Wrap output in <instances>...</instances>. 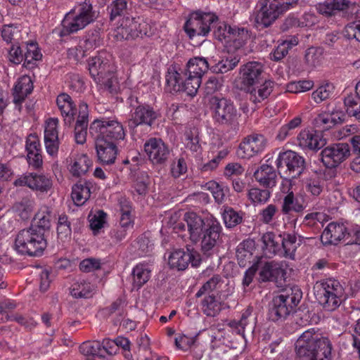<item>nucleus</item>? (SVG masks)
Here are the masks:
<instances>
[{
    "label": "nucleus",
    "mask_w": 360,
    "mask_h": 360,
    "mask_svg": "<svg viewBox=\"0 0 360 360\" xmlns=\"http://www.w3.org/2000/svg\"><path fill=\"white\" fill-rule=\"evenodd\" d=\"M330 340L314 328L304 331L295 342L296 360H332Z\"/></svg>",
    "instance_id": "f257e3e1"
},
{
    "label": "nucleus",
    "mask_w": 360,
    "mask_h": 360,
    "mask_svg": "<svg viewBox=\"0 0 360 360\" xmlns=\"http://www.w3.org/2000/svg\"><path fill=\"white\" fill-rule=\"evenodd\" d=\"M302 297L297 288H290L275 296L269 306L268 317L274 322H283L295 311Z\"/></svg>",
    "instance_id": "f03ea898"
},
{
    "label": "nucleus",
    "mask_w": 360,
    "mask_h": 360,
    "mask_svg": "<svg viewBox=\"0 0 360 360\" xmlns=\"http://www.w3.org/2000/svg\"><path fill=\"white\" fill-rule=\"evenodd\" d=\"M46 247V237L31 228L20 231L15 240V249L22 255L40 257Z\"/></svg>",
    "instance_id": "7ed1b4c3"
},
{
    "label": "nucleus",
    "mask_w": 360,
    "mask_h": 360,
    "mask_svg": "<svg viewBox=\"0 0 360 360\" xmlns=\"http://www.w3.org/2000/svg\"><path fill=\"white\" fill-rule=\"evenodd\" d=\"M88 70L94 80L105 86L109 90H112L114 77V67L110 61V56L105 51H100L98 55L91 57L88 60Z\"/></svg>",
    "instance_id": "20e7f679"
},
{
    "label": "nucleus",
    "mask_w": 360,
    "mask_h": 360,
    "mask_svg": "<svg viewBox=\"0 0 360 360\" xmlns=\"http://www.w3.org/2000/svg\"><path fill=\"white\" fill-rule=\"evenodd\" d=\"M315 296L323 309L329 311L338 308L345 299L344 288L335 279H328L318 285Z\"/></svg>",
    "instance_id": "39448f33"
},
{
    "label": "nucleus",
    "mask_w": 360,
    "mask_h": 360,
    "mask_svg": "<svg viewBox=\"0 0 360 360\" xmlns=\"http://www.w3.org/2000/svg\"><path fill=\"white\" fill-rule=\"evenodd\" d=\"M210 105L213 120L218 125L232 127L238 124L240 114L232 101L215 96L211 98Z\"/></svg>",
    "instance_id": "423d86ee"
},
{
    "label": "nucleus",
    "mask_w": 360,
    "mask_h": 360,
    "mask_svg": "<svg viewBox=\"0 0 360 360\" xmlns=\"http://www.w3.org/2000/svg\"><path fill=\"white\" fill-rule=\"evenodd\" d=\"M298 0H260L256 22L267 27L281 15L297 5Z\"/></svg>",
    "instance_id": "0eeeda50"
},
{
    "label": "nucleus",
    "mask_w": 360,
    "mask_h": 360,
    "mask_svg": "<svg viewBox=\"0 0 360 360\" xmlns=\"http://www.w3.org/2000/svg\"><path fill=\"white\" fill-rule=\"evenodd\" d=\"M118 40H131L152 35V27L142 17L126 16L115 30Z\"/></svg>",
    "instance_id": "6e6552de"
},
{
    "label": "nucleus",
    "mask_w": 360,
    "mask_h": 360,
    "mask_svg": "<svg viewBox=\"0 0 360 360\" xmlns=\"http://www.w3.org/2000/svg\"><path fill=\"white\" fill-rule=\"evenodd\" d=\"M217 20V16L214 13L194 11L189 15L184 23V30L190 39L195 37H205L210 33Z\"/></svg>",
    "instance_id": "1a4fd4ad"
},
{
    "label": "nucleus",
    "mask_w": 360,
    "mask_h": 360,
    "mask_svg": "<svg viewBox=\"0 0 360 360\" xmlns=\"http://www.w3.org/2000/svg\"><path fill=\"white\" fill-rule=\"evenodd\" d=\"M90 134L96 139H104L116 143L123 140L125 132L122 124L117 120L101 118L95 120L89 127Z\"/></svg>",
    "instance_id": "9d476101"
},
{
    "label": "nucleus",
    "mask_w": 360,
    "mask_h": 360,
    "mask_svg": "<svg viewBox=\"0 0 360 360\" xmlns=\"http://www.w3.org/2000/svg\"><path fill=\"white\" fill-rule=\"evenodd\" d=\"M165 79L172 91H184L191 96L196 94L201 84V79L198 77L187 74L186 75L184 71L171 68L168 70Z\"/></svg>",
    "instance_id": "9b49d317"
},
{
    "label": "nucleus",
    "mask_w": 360,
    "mask_h": 360,
    "mask_svg": "<svg viewBox=\"0 0 360 360\" xmlns=\"http://www.w3.org/2000/svg\"><path fill=\"white\" fill-rule=\"evenodd\" d=\"M94 20V13L92 11V6L84 3L79 8L78 13L75 14L70 11L67 13L62 21L63 28L60 31L61 36H67L76 32Z\"/></svg>",
    "instance_id": "f8f14e48"
},
{
    "label": "nucleus",
    "mask_w": 360,
    "mask_h": 360,
    "mask_svg": "<svg viewBox=\"0 0 360 360\" xmlns=\"http://www.w3.org/2000/svg\"><path fill=\"white\" fill-rule=\"evenodd\" d=\"M131 107L134 108L131 117L128 121L129 129H134L141 124L151 127L160 117V113L147 104H139L138 98L130 96L128 98Z\"/></svg>",
    "instance_id": "ddd939ff"
},
{
    "label": "nucleus",
    "mask_w": 360,
    "mask_h": 360,
    "mask_svg": "<svg viewBox=\"0 0 360 360\" xmlns=\"http://www.w3.org/2000/svg\"><path fill=\"white\" fill-rule=\"evenodd\" d=\"M276 165L279 173L285 170L290 177L296 178L304 170L305 160L297 153L289 150L278 154Z\"/></svg>",
    "instance_id": "4468645a"
},
{
    "label": "nucleus",
    "mask_w": 360,
    "mask_h": 360,
    "mask_svg": "<svg viewBox=\"0 0 360 360\" xmlns=\"http://www.w3.org/2000/svg\"><path fill=\"white\" fill-rule=\"evenodd\" d=\"M222 236V227L215 218H207L205 226L202 231L201 249L204 254L211 255V251L220 241Z\"/></svg>",
    "instance_id": "2eb2a0df"
},
{
    "label": "nucleus",
    "mask_w": 360,
    "mask_h": 360,
    "mask_svg": "<svg viewBox=\"0 0 360 360\" xmlns=\"http://www.w3.org/2000/svg\"><path fill=\"white\" fill-rule=\"evenodd\" d=\"M15 186H26L34 191L48 193L53 188L51 176L44 174L27 172L18 176L14 181Z\"/></svg>",
    "instance_id": "dca6fc26"
},
{
    "label": "nucleus",
    "mask_w": 360,
    "mask_h": 360,
    "mask_svg": "<svg viewBox=\"0 0 360 360\" xmlns=\"http://www.w3.org/2000/svg\"><path fill=\"white\" fill-rule=\"evenodd\" d=\"M349 144L338 143L331 144L321 152V160L327 168H335L350 155Z\"/></svg>",
    "instance_id": "f3484780"
},
{
    "label": "nucleus",
    "mask_w": 360,
    "mask_h": 360,
    "mask_svg": "<svg viewBox=\"0 0 360 360\" xmlns=\"http://www.w3.org/2000/svg\"><path fill=\"white\" fill-rule=\"evenodd\" d=\"M144 151L154 165H165L170 155L169 146L161 139L150 138L144 143Z\"/></svg>",
    "instance_id": "a211bd4d"
},
{
    "label": "nucleus",
    "mask_w": 360,
    "mask_h": 360,
    "mask_svg": "<svg viewBox=\"0 0 360 360\" xmlns=\"http://www.w3.org/2000/svg\"><path fill=\"white\" fill-rule=\"evenodd\" d=\"M201 262L199 252L193 249L187 248L186 251L179 249L171 253L168 264L172 269L179 271L186 269L191 263L193 267H198Z\"/></svg>",
    "instance_id": "6ab92c4d"
},
{
    "label": "nucleus",
    "mask_w": 360,
    "mask_h": 360,
    "mask_svg": "<svg viewBox=\"0 0 360 360\" xmlns=\"http://www.w3.org/2000/svg\"><path fill=\"white\" fill-rule=\"evenodd\" d=\"M263 72L264 65L261 63L248 62L240 68L241 83L250 89L262 81Z\"/></svg>",
    "instance_id": "aec40b11"
},
{
    "label": "nucleus",
    "mask_w": 360,
    "mask_h": 360,
    "mask_svg": "<svg viewBox=\"0 0 360 360\" xmlns=\"http://www.w3.org/2000/svg\"><path fill=\"white\" fill-rule=\"evenodd\" d=\"M267 139L260 134H252L247 136L240 144L239 151H242L243 158H250L264 150L267 146Z\"/></svg>",
    "instance_id": "412c9836"
},
{
    "label": "nucleus",
    "mask_w": 360,
    "mask_h": 360,
    "mask_svg": "<svg viewBox=\"0 0 360 360\" xmlns=\"http://www.w3.org/2000/svg\"><path fill=\"white\" fill-rule=\"evenodd\" d=\"M95 146L98 160L103 165L115 162L118 149L115 143L95 138Z\"/></svg>",
    "instance_id": "4be33fe9"
},
{
    "label": "nucleus",
    "mask_w": 360,
    "mask_h": 360,
    "mask_svg": "<svg viewBox=\"0 0 360 360\" xmlns=\"http://www.w3.org/2000/svg\"><path fill=\"white\" fill-rule=\"evenodd\" d=\"M89 124V108L84 102L79 104L78 115L75 126V139L77 143L86 142Z\"/></svg>",
    "instance_id": "5701e85b"
},
{
    "label": "nucleus",
    "mask_w": 360,
    "mask_h": 360,
    "mask_svg": "<svg viewBox=\"0 0 360 360\" xmlns=\"http://www.w3.org/2000/svg\"><path fill=\"white\" fill-rule=\"evenodd\" d=\"M58 120L50 118L47 122L44 129V143L46 152L50 155H56L58 151L59 141L57 127Z\"/></svg>",
    "instance_id": "b1692460"
},
{
    "label": "nucleus",
    "mask_w": 360,
    "mask_h": 360,
    "mask_svg": "<svg viewBox=\"0 0 360 360\" xmlns=\"http://www.w3.org/2000/svg\"><path fill=\"white\" fill-rule=\"evenodd\" d=\"M52 210L48 206H42L36 213L30 228L47 238L51 229Z\"/></svg>",
    "instance_id": "393cba45"
},
{
    "label": "nucleus",
    "mask_w": 360,
    "mask_h": 360,
    "mask_svg": "<svg viewBox=\"0 0 360 360\" xmlns=\"http://www.w3.org/2000/svg\"><path fill=\"white\" fill-rule=\"evenodd\" d=\"M347 228L342 224L331 222L328 224L321 234V241L326 245H336L346 238Z\"/></svg>",
    "instance_id": "a878e982"
},
{
    "label": "nucleus",
    "mask_w": 360,
    "mask_h": 360,
    "mask_svg": "<svg viewBox=\"0 0 360 360\" xmlns=\"http://www.w3.org/2000/svg\"><path fill=\"white\" fill-rule=\"evenodd\" d=\"M26 150L27 152V162L35 169L42 165L41 149L37 136L30 134L26 140Z\"/></svg>",
    "instance_id": "bb28decb"
},
{
    "label": "nucleus",
    "mask_w": 360,
    "mask_h": 360,
    "mask_svg": "<svg viewBox=\"0 0 360 360\" xmlns=\"http://www.w3.org/2000/svg\"><path fill=\"white\" fill-rule=\"evenodd\" d=\"M184 221L186 223L190 239L195 243L199 241L205 226L206 219H203L195 212H190L185 213Z\"/></svg>",
    "instance_id": "cd10ccee"
},
{
    "label": "nucleus",
    "mask_w": 360,
    "mask_h": 360,
    "mask_svg": "<svg viewBox=\"0 0 360 360\" xmlns=\"http://www.w3.org/2000/svg\"><path fill=\"white\" fill-rule=\"evenodd\" d=\"M57 105L63 117L65 125L70 126L75 120L76 105L68 94H60L56 98Z\"/></svg>",
    "instance_id": "c85d7f7f"
},
{
    "label": "nucleus",
    "mask_w": 360,
    "mask_h": 360,
    "mask_svg": "<svg viewBox=\"0 0 360 360\" xmlns=\"http://www.w3.org/2000/svg\"><path fill=\"white\" fill-rule=\"evenodd\" d=\"M261 268L259 272V280L262 282L277 281L282 278L285 274V270L280 265L274 262H265L262 264L261 261H257Z\"/></svg>",
    "instance_id": "c756f323"
},
{
    "label": "nucleus",
    "mask_w": 360,
    "mask_h": 360,
    "mask_svg": "<svg viewBox=\"0 0 360 360\" xmlns=\"http://www.w3.org/2000/svg\"><path fill=\"white\" fill-rule=\"evenodd\" d=\"M281 238V247L284 252V257L290 259H295V252L297 248L302 244L303 238L297 236L295 233H283L278 235Z\"/></svg>",
    "instance_id": "7c9ffc66"
},
{
    "label": "nucleus",
    "mask_w": 360,
    "mask_h": 360,
    "mask_svg": "<svg viewBox=\"0 0 360 360\" xmlns=\"http://www.w3.org/2000/svg\"><path fill=\"white\" fill-rule=\"evenodd\" d=\"M33 88V82L30 76L24 75L20 77L13 89V103L20 105L32 93Z\"/></svg>",
    "instance_id": "2f4dec72"
},
{
    "label": "nucleus",
    "mask_w": 360,
    "mask_h": 360,
    "mask_svg": "<svg viewBox=\"0 0 360 360\" xmlns=\"http://www.w3.org/2000/svg\"><path fill=\"white\" fill-rule=\"evenodd\" d=\"M254 177L259 184L266 188L276 186L277 174L274 168L269 165H261L255 172Z\"/></svg>",
    "instance_id": "473e14b6"
},
{
    "label": "nucleus",
    "mask_w": 360,
    "mask_h": 360,
    "mask_svg": "<svg viewBox=\"0 0 360 360\" xmlns=\"http://www.w3.org/2000/svg\"><path fill=\"white\" fill-rule=\"evenodd\" d=\"M306 208L304 201H300L295 197L292 191H288L281 202V213L284 215L291 214L292 212L300 213Z\"/></svg>",
    "instance_id": "72a5a7b5"
},
{
    "label": "nucleus",
    "mask_w": 360,
    "mask_h": 360,
    "mask_svg": "<svg viewBox=\"0 0 360 360\" xmlns=\"http://www.w3.org/2000/svg\"><path fill=\"white\" fill-rule=\"evenodd\" d=\"M298 145L303 149L319 150L326 144L325 139L309 131L303 130L297 136Z\"/></svg>",
    "instance_id": "f704fd0d"
},
{
    "label": "nucleus",
    "mask_w": 360,
    "mask_h": 360,
    "mask_svg": "<svg viewBox=\"0 0 360 360\" xmlns=\"http://www.w3.org/2000/svg\"><path fill=\"white\" fill-rule=\"evenodd\" d=\"M92 184L89 181H79L72 188V199L77 206H81L90 198Z\"/></svg>",
    "instance_id": "c9c22d12"
},
{
    "label": "nucleus",
    "mask_w": 360,
    "mask_h": 360,
    "mask_svg": "<svg viewBox=\"0 0 360 360\" xmlns=\"http://www.w3.org/2000/svg\"><path fill=\"white\" fill-rule=\"evenodd\" d=\"M350 2L347 0H333L325 1L318 5L319 12L326 16L334 15L340 11H345L349 7Z\"/></svg>",
    "instance_id": "e433bc0d"
},
{
    "label": "nucleus",
    "mask_w": 360,
    "mask_h": 360,
    "mask_svg": "<svg viewBox=\"0 0 360 360\" xmlns=\"http://www.w3.org/2000/svg\"><path fill=\"white\" fill-rule=\"evenodd\" d=\"M208 69L209 64L205 58L195 57L188 60L186 68L182 70V71L186 72V75H191L202 79V75ZM179 70H181V69Z\"/></svg>",
    "instance_id": "4c0bfd02"
},
{
    "label": "nucleus",
    "mask_w": 360,
    "mask_h": 360,
    "mask_svg": "<svg viewBox=\"0 0 360 360\" xmlns=\"http://www.w3.org/2000/svg\"><path fill=\"white\" fill-rule=\"evenodd\" d=\"M274 82L271 80H265L258 89L254 86L248 91L250 92V100L254 103H260L266 99L272 92Z\"/></svg>",
    "instance_id": "58836bf2"
},
{
    "label": "nucleus",
    "mask_w": 360,
    "mask_h": 360,
    "mask_svg": "<svg viewBox=\"0 0 360 360\" xmlns=\"http://www.w3.org/2000/svg\"><path fill=\"white\" fill-rule=\"evenodd\" d=\"M34 206L35 202L33 198L25 197L16 202L13 205V209L21 219L27 220L31 217Z\"/></svg>",
    "instance_id": "ea45409f"
},
{
    "label": "nucleus",
    "mask_w": 360,
    "mask_h": 360,
    "mask_svg": "<svg viewBox=\"0 0 360 360\" xmlns=\"http://www.w3.org/2000/svg\"><path fill=\"white\" fill-rule=\"evenodd\" d=\"M252 249V240H244L238 245L236 249V258L240 266L245 267L251 262L253 257Z\"/></svg>",
    "instance_id": "a19ab883"
},
{
    "label": "nucleus",
    "mask_w": 360,
    "mask_h": 360,
    "mask_svg": "<svg viewBox=\"0 0 360 360\" xmlns=\"http://www.w3.org/2000/svg\"><path fill=\"white\" fill-rule=\"evenodd\" d=\"M205 295L201 302L202 310L206 316L214 317L221 311V302L213 293Z\"/></svg>",
    "instance_id": "79ce46f5"
},
{
    "label": "nucleus",
    "mask_w": 360,
    "mask_h": 360,
    "mask_svg": "<svg viewBox=\"0 0 360 360\" xmlns=\"http://www.w3.org/2000/svg\"><path fill=\"white\" fill-rule=\"evenodd\" d=\"M92 165L91 160L85 154L77 155L70 167V172L74 176L85 174Z\"/></svg>",
    "instance_id": "37998d69"
},
{
    "label": "nucleus",
    "mask_w": 360,
    "mask_h": 360,
    "mask_svg": "<svg viewBox=\"0 0 360 360\" xmlns=\"http://www.w3.org/2000/svg\"><path fill=\"white\" fill-rule=\"evenodd\" d=\"M94 285L85 280L75 282L70 288V294L75 298H89L92 295Z\"/></svg>",
    "instance_id": "c03bdc74"
},
{
    "label": "nucleus",
    "mask_w": 360,
    "mask_h": 360,
    "mask_svg": "<svg viewBox=\"0 0 360 360\" xmlns=\"http://www.w3.org/2000/svg\"><path fill=\"white\" fill-rule=\"evenodd\" d=\"M281 238L276 236L273 232H266L263 234L262 241L264 245L263 249L266 254L275 255L281 251L280 242Z\"/></svg>",
    "instance_id": "a18cd8bd"
},
{
    "label": "nucleus",
    "mask_w": 360,
    "mask_h": 360,
    "mask_svg": "<svg viewBox=\"0 0 360 360\" xmlns=\"http://www.w3.org/2000/svg\"><path fill=\"white\" fill-rule=\"evenodd\" d=\"M133 285L137 289L148 282L150 277V270L143 264H137L132 271Z\"/></svg>",
    "instance_id": "49530a36"
},
{
    "label": "nucleus",
    "mask_w": 360,
    "mask_h": 360,
    "mask_svg": "<svg viewBox=\"0 0 360 360\" xmlns=\"http://www.w3.org/2000/svg\"><path fill=\"white\" fill-rule=\"evenodd\" d=\"M222 217L226 227L231 229L243 221V212L240 211L237 212L233 207L226 206L224 208Z\"/></svg>",
    "instance_id": "de8ad7c7"
},
{
    "label": "nucleus",
    "mask_w": 360,
    "mask_h": 360,
    "mask_svg": "<svg viewBox=\"0 0 360 360\" xmlns=\"http://www.w3.org/2000/svg\"><path fill=\"white\" fill-rule=\"evenodd\" d=\"M24 56L25 61L23 65L30 69L34 67V62L41 60L42 57L37 44L32 41L27 44Z\"/></svg>",
    "instance_id": "09e8293b"
},
{
    "label": "nucleus",
    "mask_w": 360,
    "mask_h": 360,
    "mask_svg": "<svg viewBox=\"0 0 360 360\" xmlns=\"http://www.w3.org/2000/svg\"><path fill=\"white\" fill-rule=\"evenodd\" d=\"M228 352L227 347L219 340L217 341L216 337H213L211 351L202 360H223L224 355Z\"/></svg>",
    "instance_id": "8fccbe9b"
},
{
    "label": "nucleus",
    "mask_w": 360,
    "mask_h": 360,
    "mask_svg": "<svg viewBox=\"0 0 360 360\" xmlns=\"http://www.w3.org/2000/svg\"><path fill=\"white\" fill-rule=\"evenodd\" d=\"M204 187L212 193L215 201L219 204L224 202L226 193L229 191L227 186L219 184L214 181L206 183Z\"/></svg>",
    "instance_id": "3c124183"
},
{
    "label": "nucleus",
    "mask_w": 360,
    "mask_h": 360,
    "mask_svg": "<svg viewBox=\"0 0 360 360\" xmlns=\"http://www.w3.org/2000/svg\"><path fill=\"white\" fill-rule=\"evenodd\" d=\"M344 104L347 114L356 120H360V98L353 96V94L348 95L344 99Z\"/></svg>",
    "instance_id": "603ef678"
},
{
    "label": "nucleus",
    "mask_w": 360,
    "mask_h": 360,
    "mask_svg": "<svg viewBox=\"0 0 360 360\" xmlns=\"http://www.w3.org/2000/svg\"><path fill=\"white\" fill-rule=\"evenodd\" d=\"M248 196L254 205L264 204L270 198L271 192L266 188V189L252 188L248 191Z\"/></svg>",
    "instance_id": "864d4df0"
},
{
    "label": "nucleus",
    "mask_w": 360,
    "mask_h": 360,
    "mask_svg": "<svg viewBox=\"0 0 360 360\" xmlns=\"http://www.w3.org/2000/svg\"><path fill=\"white\" fill-rule=\"evenodd\" d=\"M101 347V344L99 341L84 342L79 346V352L84 356H97L103 359Z\"/></svg>",
    "instance_id": "5fc2aeb1"
},
{
    "label": "nucleus",
    "mask_w": 360,
    "mask_h": 360,
    "mask_svg": "<svg viewBox=\"0 0 360 360\" xmlns=\"http://www.w3.org/2000/svg\"><path fill=\"white\" fill-rule=\"evenodd\" d=\"M222 283L221 277L218 275H214L207 282H205L195 294L197 297H200L205 294H212L214 290L218 289Z\"/></svg>",
    "instance_id": "6e6d98bb"
},
{
    "label": "nucleus",
    "mask_w": 360,
    "mask_h": 360,
    "mask_svg": "<svg viewBox=\"0 0 360 360\" xmlns=\"http://www.w3.org/2000/svg\"><path fill=\"white\" fill-rule=\"evenodd\" d=\"M120 210L121 212L120 221V226L127 229L129 226H132L133 221L131 219V207L130 203L126 200L120 201Z\"/></svg>",
    "instance_id": "4d7b16f0"
},
{
    "label": "nucleus",
    "mask_w": 360,
    "mask_h": 360,
    "mask_svg": "<svg viewBox=\"0 0 360 360\" xmlns=\"http://www.w3.org/2000/svg\"><path fill=\"white\" fill-rule=\"evenodd\" d=\"M228 29V32L231 35V40L238 43V45L242 46L249 38L248 30L245 28L232 27L231 26H225V30Z\"/></svg>",
    "instance_id": "13d9d810"
},
{
    "label": "nucleus",
    "mask_w": 360,
    "mask_h": 360,
    "mask_svg": "<svg viewBox=\"0 0 360 360\" xmlns=\"http://www.w3.org/2000/svg\"><path fill=\"white\" fill-rule=\"evenodd\" d=\"M185 146L193 152H198L200 149L198 130L195 128L190 129L185 132Z\"/></svg>",
    "instance_id": "bf43d9fd"
},
{
    "label": "nucleus",
    "mask_w": 360,
    "mask_h": 360,
    "mask_svg": "<svg viewBox=\"0 0 360 360\" xmlns=\"http://www.w3.org/2000/svg\"><path fill=\"white\" fill-rule=\"evenodd\" d=\"M333 93V86L330 84H326L319 86L314 91L311 97L316 103H320L323 101L330 98Z\"/></svg>",
    "instance_id": "052dcab7"
},
{
    "label": "nucleus",
    "mask_w": 360,
    "mask_h": 360,
    "mask_svg": "<svg viewBox=\"0 0 360 360\" xmlns=\"http://www.w3.org/2000/svg\"><path fill=\"white\" fill-rule=\"evenodd\" d=\"M127 2L126 0H115L108 7L110 13V20H114L117 17L124 15L127 11Z\"/></svg>",
    "instance_id": "680f3d73"
},
{
    "label": "nucleus",
    "mask_w": 360,
    "mask_h": 360,
    "mask_svg": "<svg viewBox=\"0 0 360 360\" xmlns=\"http://www.w3.org/2000/svg\"><path fill=\"white\" fill-rule=\"evenodd\" d=\"M71 223L66 214H61L58 217L57 224V233L60 238H67L71 235Z\"/></svg>",
    "instance_id": "e2e57ef3"
},
{
    "label": "nucleus",
    "mask_w": 360,
    "mask_h": 360,
    "mask_svg": "<svg viewBox=\"0 0 360 360\" xmlns=\"http://www.w3.org/2000/svg\"><path fill=\"white\" fill-rule=\"evenodd\" d=\"M354 153L359 155L353 160L350 165L352 170L356 173H360V135L352 136L349 140Z\"/></svg>",
    "instance_id": "0e129e2a"
},
{
    "label": "nucleus",
    "mask_w": 360,
    "mask_h": 360,
    "mask_svg": "<svg viewBox=\"0 0 360 360\" xmlns=\"http://www.w3.org/2000/svg\"><path fill=\"white\" fill-rule=\"evenodd\" d=\"M313 86L314 83L310 80H300L288 84L286 90L290 93L297 94L309 91Z\"/></svg>",
    "instance_id": "69168bd1"
},
{
    "label": "nucleus",
    "mask_w": 360,
    "mask_h": 360,
    "mask_svg": "<svg viewBox=\"0 0 360 360\" xmlns=\"http://www.w3.org/2000/svg\"><path fill=\"white\" fill-rule=\"evenodd\" d=\"M251 310L248 309L244 311L241 316V318L239 321H231L229 325V326L236 330V332L239 335H244L245 329L248 325V317L251 314Z\"/></svg>",
    "instance_id": "338daca9"
},
{
    "label": "nucleus",
    "mask_w": 360,
    "mask_h": 360,
    "mask_svg": "<svg viewBox=\"0 0 360 360\" xmlns=\"http://www.w3.org/2000/svg\"><path fill=\"white\" fill-rule=\"evenodd\" d=\"M101 259L89 257L83 259L79 263V269L82 272L89 273L101 269Z\"/></svg>",
    "instance_id": "774afa93"
}]
</instances>
